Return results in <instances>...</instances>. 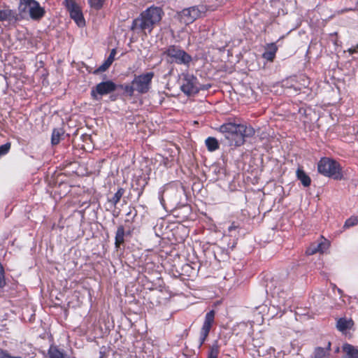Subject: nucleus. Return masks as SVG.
<instances>
[{
    "label": "nucleus",
    "instance_id": "3",
    "mask_svg": "<svg viewBox=\"0 0 358 358\" xmlns=\"http://www.w3.org/2000/svg\"><path fill=\"white\" fill-rule=\"evenodd\" d=\"M18 11L22 17L28 14L34 20H41L45 13V9L36 0H20Z\"/></svg>",
    "mask_w": 358,
    "mask_h": 358
},
{
    "label": "nucleus",
    "instance_id": "33",
    "mask_svg": "<svg viewBox=\"0 0 358 358\" xmlns=\"http://www.w3.org/2000/svg\"><path fill=\"white\" fill-rule=\"evenodd\" d=\"M115 54H116V50L115 49H113L108 56V57L107 58V61L108 62V63H110L112 64V63L113 62L114 59H115Z\"/></svg>",
    "mask_w": 358,
    "mask_h": 358
},
{
    "label": "nucleus",
    "instance_id": "8",
    "mask_svg": "<svg viewBox=\"0 0 358 358\" xmlns=\"http://www.w3.org/2000/svg\"><path fill=\"white\" fill-rule=\"evenodd\" d=\"M153 77V72H148L139 76H136L132 80V84L134 85L136 91L140 94L147 93L150 88Z\"/></svg>",
    "mask_w": 358,
    "mask_h": 358
},
{
    "label": "nucleus",
    "instance_id": "12",
    "mask_svg": "<svg viewBox=\"0 0 358 358\" xmlns=\"http://www.w3.org/2000/svg\"><path fill=\"white\" fill-rule=\"evenodd\" d=\"M19 20L18 14L15 10H11L5 6L3 9H0V21L16 22Z\"/></svg>",
    "mask_w": 358,
    "mask_h": 358
},
{
    "label": "nucleus",
    "instance_id": "27",
    "mask_svg": "<svg viewBox=\"0 0 358 358\" xmlns=\"http://www.w3.org/2000/svg\"><path fill=\"white\" fill-rule=\"evenodd\" d=\"M26 356L22 355L14 356L12 355L8 350L0 349V358H25Z\"/></svg>",
    "mask_w": 358,
    "mask_h": 358
},
{
    "label": "nucleus",
    "instance_id": "28",
    "mask_svg": "<svg viewBox=\"0 0 358 358\" xmlns=\"http://www.w3.org/2000/svg\"><path fill=\"white\" fill-rule=\"evenodd\" d=\"M111 65L110 63H108L107 60H106L99 68L94 70V73L98 74L101 72L106 71Z\"/></svg>",
    "mask_w": 358,
    "mask_h": 358
},
{
    "label": "nucleus",
    "instance_id": "38",
    "mask_svg": "<svg viewBox=\"0 0 358 358\" xmlns=\"http://www.w3.org/2000/svg\"><path fill=\"white\" fill-rule=\"evenodd\" d=\"M260 342L259 343H257V345H258V346H260Z\"/></svg>",
    "mask_w": 358,
    "mask_h": 358
},
{
    "label": "nucleus",
    "instance_id": "15",
    "mask_svg": "<svg viewBox=\"0 0 358 358\" xmlns=\"http://www.w3.org/2000/svg\"><path fill=\"white\" fill-rule=\"evenodd\" d=\"M328 243L325 241H322L320 243H313L310 245L309 248H307L306 253L308 255H313L317 252H324V250L327 248Z\"/></svg>",
    "mask_w": 358,
    "mask_h": 358
},
{
    "label": "nucleus",
    "instance_id": "16",
    "mask_svg": "<svg viewBox=\"0 0 358 358\" xmlns=\"http://www.w3.org/2000/svg\"><path fill=\"white\" fill-rule=\"evenodd\" d=\"M345 355L342 358H358V348L349 343H345L342 347Z\"/></svg>",
    "mask_w": 358,
    "mask_h": 358
},
{
    "label": "nucleus",
    "instance_id": "34",
    "mask_svg": "<svg viewBox=\"0 0 358 358\" xmlns=\"http://www.w3.org/2000/svg\"><path fill=\"white\" fill-rule=\"evenodd\" d=\"M210 87H211V85H210V84H207V85H199V91H201V90H208Z\"/></svg>",
    "mask_w": 358,
    "mask_h": 358
},
{
    "label": "nucleus",
    "instance_id": "14",
    "mask_svg": "<svg viewBox=\"0 0 358 358\" xmlns=\"http://www.w3.org/2000/svg\"><path fill=\"white\" fill-rule=\"evenodd\" d=\"M47 357L48 358H70L63 349H60L57 345L53 344L50 346Z\"/></svg>",
    "mask_w": 358,
    "mask_h": 358
},
{
    "label": "nucleus",
    "instance_id": "30",
    "mask_svg": "<svg viewBox=\"0 0 358 358\" xmlns=\"http://www.w3.org/2000/svg\"><path fill=\"white\" fill-rule=\"evenodd\" d=\"M10 143H6L0 145V156L4 155L8 152L10 148Z\"/></svg>",
    "mask_w": 358,
    "mask_h": 358
},
{
    "label": "nucleus",
    "instance_id": "5",
    "mask_svg": "<svg viewBox=\"0 0 358 358\" xmlns=\"http://www.w3.org/2000/svg\"><path fill=\"white\" fill-rule=\"evenodd\" d=\"M163 55H166L171 63L178 64L189 65L192 61V57L185 50L177 45H169L163 52Z\"/></svg>",
    "mask_w": 358,
    "mask_h": 358
},
{
    "label": "nucleus",
    "instance_id": "26",
    "mask_svg": "<svg viewBox=\"0 0 358 358\" xmlns=\"http://www.w3.org/2000/svg\"><path fill=\"white\" fill-rule=\"evenodd\" d=\"M219 355V347L217 343L213 344L208 355V358H217Z\"/></svg>",
    "mask_w": 358,
    "mask_h": 358
},
{
    "label": "nucleus",
    "instance_id": "7",
    "mask_svg": "<svg viewBox=\"0 0 358 358\" xmlns=\"http://www.w3.org/2000/svg\"><path fill=\"white\" fill-rule=\"evenodd\" d=\"M117 89V85L112 80H107L97 84L91 90V96L94 100L99 101L102 96L113 92Z\"/></svg>",
    "mask_w": 358,
    "mask_h": 358
},
{
    "label": "nucleus",
    "instance_id": "18",
    "mask_svg": "<svg viewBox=\"0 0 358 358\" xmlns=\"http://www.w3.org/2000/svg\"><path fill=\"white\" fill-rule=\"evenodd\" d=\"M296 177L304 187H309L310 185L311 179L303 169L299 168L296 170Z\"/></svg>",
    "mask_w": 358,
    "mask_h": 358
},
{
    "label": "nucleus",
    "instance_id": "13",
    "mask_svg": "<svg viewBox=\"0 0 358 358\" xmlns=\"http://www.w3.org/2000/svg\"><path fill=\"white\" fill-rule=\"evenodd\" d=\"M331 345V342L328 341L327 345L324 348H315L311 358H329L330 357Z\"/></svg>",
    "mask_w": 358,
    "mask_h": 358
},
{
    "label": "nucleus",
    "instance_id": "21",
    "mask_svg": "<svg viewBox=\"0 0 358 358\" xmlns=\"http://www.w3.org/2000/svg\"><path fill=\"white\" fill-rule=\"evenodd\" d=\"M207 149L210 152H213L219 149L218 141L214 137H208L205 141Z\"/></svg>",
    "mask_w": 358,
    "mask_h": 358
},
{
    "label": "nucleus",
    "instance_id": "20",
    "mask_svg": "<svg viewBox=\"0 0 358 358\" xmlns=\"http://www.w3.org/2000/svg\"><path fill=\"white\" fill-rule=\"evenodd\" d=\"M352 324V321L351 320H348L345 318H340L337 321L336 327L339 331H344L350 329Z\"/></svg>",
    "mask_w": 358,
    "mask_h": 358
},
{
    "label": "nucleus",
    "instance_id": "36",
    "mask_svg": "<svg viewBox=\"0 0 358 358\" xmlns=\"http://www.w3.org/2000/svg\"><path fill=\"white\" fill-rule=\"evenodd\" d=\"M99 357L100 358H105L106 357V352H105V351L101 350L99 352Z\"/></svg>",
    "mask_w": 358,
    "mask_h": 358
},
{
    "label": "nucleus",
    "instance_id": "29",
    "mask_svg": "<svg viewBox=\"0 0 358 358\" xmlns=\"http://www.w3.org/2000/svg\"><path fill=\"white\" fill-rule=\"evenodd\" d=\"M358 223V219L355 217H351L348 219L344 224V227H350L356 225Z\"/></svg>",
    "mask_w": 358,
    "mask_h": 358
},
{
    "label": "nucleus",
    "instance_id": "24",
    "mask_svg": "<svg viewBox=\"0 0 358 358\" xmlns=\"http://www.w3.org/2000/svg\"><path fill=\"white\" fill-rule=\"evenodd\" d=\"M120 87L122 89L124 92L129 96H132L134 95V91H136L134 85L132 83L131 85H120Z\"/></svg>",
    "mask_w": 358,
    "mask_h": 358
},
{
    "label": "nucleus",
    "instance_id": "4",
    "mask_svg": "<svg viewBox=\"0 0 358 358\" xmlns=\"http://www.w3.org/2000/svg\"><path fill=\"white\" fill-rule=\"evenodd\" d=\"M318 172L327 177L341 180L343 177L341 165L328 157H322L317 163Z\"/></svg>",
    "mask_w": 358,
    "mask_h": 358
},
{
    "label": "nucleus",
    "instance_id": "37",
    "mask_svg": "<svg viewBox=\"0 0 358 358\" xmlns=\"http://www.w3.org/2000/svg\"><path fill=\"white\" fill-rule=\"evenodd\" d=\"M338 292H339L340 294H341V293H342V290H341V289H338Z\"/></svg>",
    "mask_w": 358,
    "mask_h": 358
},
{
    "label": "nucleus",
    "instance_id": "22",
    "mask_svg": "<svg viewBox=\"0 0 358 358\" xmlns=\"http://www.w3.org/2000/svg\"><path fill=\"white\" fill-rule=\"evenodd\" d=\"M124 192L125 190L124 188L119 187L114 196L111 199H108V201L111 203L114 206H115L120 201V199L124 194Z\"/></svg>",
    "mask_w": 358,
    "mask_h": 358
},
{
    "label": "nucleus",
    "instance_id": "23",
    "mask_svg": "<svg viewBox=\"0 0 358 358\" xmlns=\"http://www.w3.org/2000/svg\"><path fill=\"white\" fill-rule=\"evenodd\" d=\"M64 131L62 129H54L52 133L51 143L52 145H57L60 141V137Z\"/></svg>",
    "mask_w": 358,
    "mask_h": 358
},
{
    "label": "nucleus",
    "instance_id": "9",
    "mask_svg": "<svg viewBox=\"0 0 358 358\" xmlns=\"http://www.w3.org/2000/svg\"><path fill=\"white\" fill-rule=\"evenodd\" d=\"M180 89L187 96L198 94L199 89L197 78L192 74L184 73Z\"/></svg>",
    "mask_w": 358,
    "mask_h": 358
},
{
    "label": "nucleus",
    "instance_id": "1",
    "mask_svg": "<svg viewBox=\"0 0 358 358\" xmlns=\"http://www.w3.org/2000/svg\"><path fill=\"white\" fill-rule=\"evenodd\" d=\"M218 131L223 135L222 139L228 146L240 147L245 142L246 138L254 136L253 127L244 124L228 122L222 124Z\"/></svg>",
    "mask_w": 358,
    "mask_h": 358
},
{
    "label": "nucleus",
    "instance_id": "35",
    "mask_svg": "<svg viewBox=\"0 0 358 358\" xmlns=\"http://www.w3.org/2000/svg\"><path fill=\"white\" fill-rule=\"evenodd\" d=\"M238 228V226H236L234 223H232L231 226L229 227V231L231 232L233 230H235Z\"/></svg>",
    "mask_w": 358,
    "mask_h": 358
},
{
    "label": "nucleus",
    "instance_id": "40",
    "mask_svg": "<svg viewBox=\"0 0 358 358\" xmlns=\"http://www.w3.org/2000/svg\"><path fill=\"white\" fill-rule=\"evenodd\" d=\"M338 350H339V348H338L337 349H336V352H338Z\"/></svg>",
    "mask_w": 358,
    "mask_h": 358
},
{
    "label": "nucleus",
    "instance_id": "31",
    "mask_svg": "<svg viewBox=\"0 0 358 358\" xmlns=\"http://www.w3.org/2000/svg\"><path fill=\"white\" fill-rule=\"evenodd\" d=\"M6 285L4 269L2 264L0 263V289L3 288Z\"/></svg>",
    "mask_w": 358,
    "mask_h": 358
},
{
    "label": "nucleus",
    "instance_id": "32",
    "mask_svg": "<svg viewBox=\"0 0 358 358\" xmlns=\"http://www.w3.org/2000/svg\"><path fill=\"white\" fill-rule=\"evenodd\" d=\"M182 270L187 273L188 276H191L195 273L194 269L188 264H186L182 266Z\"/></svg>",
    "mask_w": 358,
    "mask_h": 358
},
{
    "label": "nucleus",
    "instance_id": "19",
    "mask_svg": "<svg viewBox=\"0 0 358 358\" xmlns=\"http://www.w3.org/2000/svg\"><path fill=\"white\" fill-rule=\"evenodd\" d=\"M124 228L122 225H120L116 231L115 233V244L116 248H119L120 245L123 244L124 242Z\"/></svg>",
    "mask_w": 358,
    "mask_h": 358
},
{
    "label": "nucleus",
    "instance_id": "39",
    "mask_svg": "<svg viewBox=\"0 0 358 358\" xmlns=\"http://www.w3.org/2000/svg\"><path fill=\"white\" fill-rule=\"evenodd\" d=\"M253 345H254L255 348L258 346L257 345H256V344H255V343L253 344Z\"/></svg>",
    "mask_w": 358,
    "mask_h": 358
},
{
    "label": "nucleus",
    "instance_id": "6",
    "mask_svg": "<svg viewBox=\"0 0 358 358\" xmlns=\"http://www.w3.org/2000/svg\"><path fill=\"white\" fill-rule=\"evenodd\" d=\"M206 10V7L203 5L185 8L179 13L180 20L185 24H189L201 17Z\"/></svg>",
    "mask_w": 358,
    "mask_h": 358
},
{
    "label": "nucleus",
    "instance_id": "25",
    "mask_svg": "<svg viewBox=\"0 0 358 358\" xmlns=\"http://www.w3.org/2000/svg\"><path fill=\"white\" fill-rule=\"evenodd\" d=\"M105 0H87L90 7L95 10H99L102 8Z\"/></svg>",
    "mask_w": 358,
    "mask_h": 358
},
{
    "label": "nucleus",
    "instance_id": "17",
    "mask_svg": "<svg viewBox=\"0 0 358 358\" xmlns=\"http://www.w3.org/2000/svg\"><path fill=\"white\" fill-rule=\"evenodd\" d=\"M277 50L278 47L274 43L268 44L266 48V51L263 53L262 57L267 61L273 62L275 57Z\"/></svg>",
    "mask_w": 358,
    "mask_h": 358
},
{
    "label": "nucleus",
    "instance_id": "10",
    "mask_svg": "<svg viewBox=\"0 0 358 358\" xmlns=\"http://www.w3.org/2000/svg\"><path fill=\"white\" fill-rule=\"evenodd\" d=\"M64 4L70 13L71 17L79 27H83L85 21L80 8L74 0H64Z\"/></svg>",
    "mask_w": 358,
    "mask_h": 358
},
{
    "label": "nucleus",
    "instance_id": "2",
    "mask_svg": "<svg viewBox=\"0 0 358 358\" xmlns=\"http://www.w3.org/2000/svg\"><path fill=\"white\" fill-rule=\"evenodd\" d=\"M163 15L164 11L161 8L151 6L133 20L131 29L143 31L145 34L148 31L150 34L155 26L161 21Z\"/></svg>",
    "mask_w": 358,
    "mask_h": 358
},
{
    "label": "nucleus",
    "instance_id": "41",
    "mask_svg": "<svg viewBox=\"0 0 358 358\" xmlns=\"http://www.w3.org/2000/svg\"><path fill=\"white\" fill-rule=\"evenodd\" d=\"M357 48H358V44H357Z\"/></svg>",
    "mask_w": 358,
    "mask_h": 358
},
{
    "label": "nucleus",
    "instance_id": "11",
    "mask_svg": "<svg viewBox=\"0 0 358 358\" xmlns=\"http://www.w3.org/2000/svg\"><path fill=\"white\" fill-rule=\"evenodd\" d=\"M215 310H212L208 312L205 316V320L200 331V345L203 344L209 334L210 329L215 321Z\"/></svg>",
    "mask_w": 358,
    "mask_h": 358
}]
</instances>
